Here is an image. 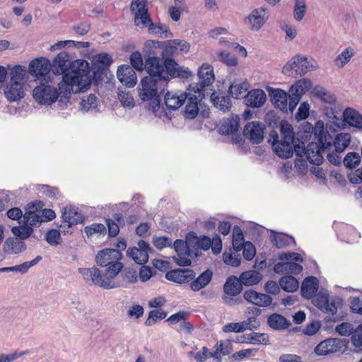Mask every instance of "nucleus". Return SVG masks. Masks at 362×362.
Returning <instances> with one entry per match:
<instances>
[{"label": "nucleus", "mask_w": 362, "mask_h": 362, "mask_svg": "<svg viewBox=\"0 0 362 362\" xmlns=\"http://www.w3.org/2000/svg\"><path fill=\"white\" fill-rule=\"evenodd\" d=\"M245 339L242 342L252 344H267L269 337L264 333L252 332L244 336Z\"/></svg>", "instance_id": "obj_44"}, {"label": "nucleus", "mask_w": 362, "mask_h": 362, "mask_svg": "<svg viewBox=\"0 0 362 362\" xmlns=\"http://www.w3.org/2000/svg\"><path fill=\"white\" fill-rule=\"evenodd\" d=\"M213 273L207 269L202 272L197 278L191 281L190 288L194 291H199L207 286L211 280Z\"/></svg>", "instance_id": "obj_36"}, {"label": "nucleus", "mask_w": 362, "mask_h": 362, "mask_svg": "<svg viewBox=\"0 0 362 362\" xmlns=\"http://www.w3.org/2000/svg\"><path fill=\"white\" fill-rule=\"evenodd\" d=\"M232 351L233 346L229 341L226 342H223L222 341H218L216 344V350L213 352L214 358H221V355H228Z\"/></svg>", "instance_id": "obj_47"}, {"label": "nucleus", "mask_w": 362, "mask_h": 362, "mask_svg": "<svg viewBox=\"0 0 362 362\" xmlns=\"http://www.w3.org/2000/svg\"><path fill=\"white\" fill-rule=\"evenodd\" d=\"M343 119L349 126L362 130V115L356 109L346 107L343 112Z\"/></svg>", "instance_id": "obj_31"}, {"label": "nucleus", "mask_w": 362, "mask_h": 362, "mask_svg": "<svg viewBox=\"0 0 362 362\" xmlns=\"http://www.w3.org/2000/svg\"><path fill=\"white\" fill-rule=\"evenodd\" d=\"M187 103L185 107V116L189 119H194L198 114V99L196 95H190L187 94Z\"/></svg>", "instance_id": "obj_43"}, {"label": "nucleus", "mask_w": 362, "mask_h": 362, "mask_svg": "<svg viewBox=\"0 0 362 362\" xmlns=\"http://www.w3.org/2000/svg\"><path fill=\"white\" fill-rule=\"evenodd\" d=\"M313 87V83L310 79L303 78L296 81V106L299 103L301 97L308 92Z\"/></svg>", "instance_id": "obj_40"}, {"label": "nucleus", "mask_w": 362, "mask_h": 362, "mask_svg": "<svg viewBox=\"0 0 362 362\" xmlns=\"http://www.w3.org/2000/svg\"><path fill=\"white\" fill-rule=\"evenodd\" d=\"M315 138L317 142H310L307 148L296 144V156L305 157L311 164L319 166L323 163L324 155L330 150L332 144V136L325 129L322 120L316 122Z\"/></svg>", "instance_id": "obj_2"}, {"label": "nucleus", "mask_w": 362, "mask_h": 362, "mask_svg": "<svg viewBox=\"0 0 362 362\" xmlns=\"http://www.w3.org/2000/svg\"><path fill=\"white\" fill-rule=\"evenodd\" d=\"M187 94L185 92L168 91L164 98L165 105L168 110H175L180 108L187 100Z\"/></svg>", "instance_id": "obj_24"}, {"label": "nucleus", "mask_w": 362, "mask_h": 362, "mask_svg": "<svg viewBox=\"0 0 362 362\" xmlns=\"http://www.w3.org/2000/svg\"><path fill=\"white\" fill-rule=\"evenodd\" d=\"M243 290V284L240 278L235 276H229L224 286V292L230 296H235L241 293Z\"/></svg>", "instance_id": "obj_35"}, {"label": "nucleus", "mask_w": 362, "mask_h": 362, "mask_svg": "<svg viewBox=\"0 0 362 362\" xmlns=\"http://www.w3.org/2000/svg\"><path fill=\"white\" fill-rule=\"evenodd\" d=\"M281 139L278 132L272 129L269 134L268 142L272 144L274 153L280 158H288L293 156L294 149V132L291 124L283 120L280 123Z\"/></svg>", "instance_id": "obj_3"}, {"label": "nucleus", "mask_w": 362, "mask_h": 362, "mask_svg": "<svg viewBox=\"0 0 362 362\" xmlns=\"http://www.w3.org/2000/svg\"><path fill=\"white\" fill-rule=\"evenodd\" d=\"M243 296L247 302L259 307H267L271 305L272 301L270 296L258 293L252 289L245 291Z\"/></svg>", "instance_id": "obj_26"}, {"label": "nucleus", "mask_w": 362, "mask_h": 362, "mask_svg": "<svg viewBox=\"0 0 362 362\" xmlns=\"http://www.w3.org/2000/svg\"><path fill=\"white\" fill-rule=\"evenodd\" d=\"M28 71L32 76L36 78L45 76L50 71V63L47 59L44 57L35 59L30 62Z\"/></svg>", "instance_id": "obj_21"}, {"label": "nucleus", "mask_w": 362, "mask_h": 362, "mask_svg": "<svg viewBox=\"0 0 362 362\" xmlns=\"http://www.w3.org/2000/svg\"><path fill=\"white\" fill-rule=\"evenodd\" d=\"M84 232L88 237L93 234L104 235L106 233V228L103 223H92L84 228Z\"/></svg>", "instance_id": "obj_58"}, {"label": "nucleus", "mask_w": 362, "mask_h": 362, "mask_svg": "<svg viewBox=\"0 0 362 362\" xmlns=\"http://www.w3.org/2000/svg\"><path fill=\"white\" fill-rule=\"evenodd\" d=\"M361 160V156L358 153L349 152L344 158L343 163L346 168L352 169L358 167Z\"/></svg>", "instance_id": "obj_51"}, {"label": "nucleus", "mask_w": 362, "mask_h": 362, "mask_svg": "<svg viewBox=\"0 0 362 362\" xmlns=\"http://www.w3.org/2000/svg\"><path fill=\"white\" fill-rule=\"evenodd\" d=\"M163 81L153 77H144L138 87L139 96L143 101L149 102V106L153 112L158 110L160 105V92H162Z\"/></svg>", "instance_id": "obj_4"}, {"label": "nucleus", "mask_w": 362, "mask_h": 362, "mask_svg": "<svg viewBox=\"0 0 362 362\" xmlns=\"http://www.w3.org/2000/svg\"><path fill=\"white\" fill-rule=\"evenodd\" d=\"M167 313L162 310H151L148 313V317L145 321V325L147 326H151L154 325L157 320H162L165 318Z\"/></svg>", "instance_id": "obj_57"}, {"label": "nucleus", "mask_w": 362, "mask_h": 362, "mask_svg": "<svg viewBox=\"0 0 362 362\" xmlns=\"http://www.w3.org/2000/svg\"><path fill=\"white\" fill-rule=\"evenodd\" d=\"M163 62L158 57H149L145 62V69L148 77L163 81Z\"/></svg>", "instance_id": "obj_20"}, {"label": "nucleus", "mask_w": 362, "mask_h": 362, "mask_svg": "<svg viewBox=\"0 0 362 362\" xmlns=\"http://www.w3.org/2000/svg\"><path fill=\"white\" fill-rule=\"evenodd\" d=\"M25 223L30 226H37L42 222L41 214L33 211H26L23 216Z\"/></svg>", "instance_id": "obj_54"}, {"label": "nucleus", "mask_w": 362, "mask_h": 362, "mask_svg": "<svg viewBox=\"0 0 362 362\" xmlns=\"http://www.w3.org/2000/svg\"><path fill=\"white\" fill-rule=\"evenodd\" d=\"M349 302L353 313L362 315V296L350 297Z\"/></svg>", "instance_id": "obj_63"}, {"label": "nucleus", "mask_w": 362, "mask_h": 362, "mask_svg": "<svg viewBox=\"0 0 362 362\" xmlns=\"http://www.w3.org/2000/svg\"><path fill=\"white\" fill-rule=\"evenodd\" d=\"M321 327V323L319 321H312L305 328L302 327H296V333L302 332L305 335L312 336L317 333Z\"/></svg>", "instance_id": "obj_55"}, {"label": "nucleus", "mask_w": 362, "mask_h": 362, "mask_svg": "<svg viewBox=\"0 0 362 362\" xmlns=\"http://www.w3.org/2000/svg\"><path fill=\"white\" fill-rule=\"evenodd\" d=\"M33 229L28 226H14L12 228V233L21 239L28 238L32 233Z\"/></svg>", "instance_id": "obj_60"}, {"label": "nucleus", "mask_w": 362, "mask_h": 362, "mask_svg": "<svg viewBox=\"0 0 362 362\" xmlns=\"http://www.w3.org/2000/svg\"><path fill=\"white\" fill-rule=\"evenodd\" d=\"M240 252H236L233 248L226 250L223 255V259L226 264L238 267L240 264L241 257Z\"/></svg>", "instance_id": "obj_46"}, {"label": "nucleus", "mask_w": 362, "mask_h": 362, "mask_svg": "<svg viewBox=\"0 0 362 362\" xmlns=\"http://www.w3.org/2000/svg\"><path fill=\"white\" fill-rule=\"evenodd\" d=\"M117 76L119 81L128 88L134 87L137 82L136 73L129 65H122L119 66Z\"/></svg>", "instance_id": "obj_23"}, {"label": "nucleus", "mask_w": 362, "mask_h": 362, "mask_svg": "<svg viewBox=\"0 0 362 362\" xmlns=\"http://www.w3.org/2000/svg\"><path fill=\"white\" fill-rule=\"evenodd\" d=\"M192 241L190 236L188 238L187 241L177 239L173 243V247L177 255V263L180 266H189L191 264V259L189 258L190 251L189 244Z\"/></svg>", "instance_id": "obj_15"}, {"label": "nucleus", "mask_w": 362, "mask_h": 362, "mask_svg": "<svg viewBox=\"0 0 362 362\" xmlns=\"http://www.w3.org/2000/svg\"><path fill=\"white\" fill-rule=\"evenodd\" d=\"M243 285L252 286L257 284L262 279V274L256 270H249L243 272L240 276Z\"/></svg>", "instance_id": "obj_41"}, {"label": "nucleus", "mask_w": 362, "mask_h": 362, "mask_svg": "<svg viewBox=\"0 0 362 362\" xmlns=\"http://www.w3.org/2000/svg\"><path fill=\"white\" fill-rule=\"evenodd\" d=\"M319 288V281L315 276H308L305 279L301 285L303 297L310 299L313 297Z\"/></svg>", "instance_id": "obj_32"}, {"label": "nucleus", "mask_w": 362, "mask_h": 362, "mask_svg": "<svg viewBox=\"0 0 362 362\" xmlns=\"http://www.w3.org/2000/svg\"><path fill=\"white\" fill-rule=\"evenodd\" d=\"M310 113V105L307 101L302 102L296 113V121H301L308 119Z\"/></svg>", "instance_id": "obj_56"}, {"label": "nucleus", "mask_w": 362, "mask_h": 362, "mask_svg": "<svg viewBox=\"0 0 362 362\" xmlns=\"http://www.w3.org/2000/svg\"><path fill=\"white\" fill-rule=\"evenodd\" d=\"M198 76L200 90H204L206 87L212 85L215 79L212 66L203 64L199 69Z\"/></svg>", "instance_id": "obj_28"}, {"label": "nucleus", "mask_w": 362, "mask_h": 362, "mask_svg": "<svg viewBox=\"0 0 362 362\" xmlns=\"http://www.w3.org/2000/svg\"><path fill=\"white\" fill-rule=\"evenodd\" d=\"M190 45L188 42L180 40H170L165 43L164 52L167 55H174L180 52H187Z\"/></svg>", "instance_id": "obj_30"}, {"label": "nucleus", "mask_w": 362, "mask_h": 362, "mask_svg": "<svg viewBox=\"0 0 362 362\" xmlns=\"http://www.w3.org/2000/svg\"><path fill=\"white\" fill-rule=\"evenodd\" d=\"M139 248L134 247L129 252V256L138 264H144L148 259V250L150 247L148 244L144 240L139 242Z\"/></svg>", "instance_id": "obj_27"}, {"label": "nucleus", "mask_w": 362, "mask_h": 362, "mask_svg": "<svg viewBox=\"0 0 362 362\" xmlns=\"http://www.w3.org/2000/svg\"><path fill=\"white\" fill-rule=\"evenodd\" d=\"M351 143V135L349 133H340L337 134L334 139L332 138V144L335 151L343 152Z\"/></svg>", "instance_id": "obj_42"}, {"label": "nucleus", "mask_w": 362, "mask_h": 362, "mask_svg": "<svg viewBox=\"0 0 362 362\" xmlns=\"http://www.w3.org/2000/svg\"><path fill=\"white\" fill-rule=\"evenodd\" d=\"M251 30H259L269 18L268 13L264 8L254 9L247 16Z\"/></svg>", "instance_id": "obj_25"}, {"label": "nucleus", "mask_w": 362, "mask_h": 362, "mask_svg": "<svg viewBox=\"0 0 362 362\" xmlns=\"http://www.w3.org/2000/svg\"><path fill=\"white\" fill-rule=\"evenodd\" d=\"M342 299L334 298L329 299V294L325 291H320L313 298V303L323 313L334 315L337 313L339 307L342 305Z\"/></svg>", "instance_id": "obj_10"}, {"label": "nucleus", "mask_w": 362, "mask_h": 362, "mask_svg": "<svg viewBox=\"0 0 362 362\" xmlns=\"http://www.w3.org/2000/svg\"><path fill=\"white\" fill-rule=\"evenodd\" d=\"M240 117L232 116L224 120L219 127V132L223 135H230L236 133L240 127Z\"/></svg>", "instance_id": "obj_34"}, {"label": "nucleus", "mask_w": 362, "mask_h": 362, "mask_svg": "<svg viewBox=\"0 0 362 362\" xmlns=\"http://www.w3.org/2000/svg\"><path fill=\"white\" fill-rule=\"evenodd\" d=\"M318 68L317 62L313 57L300 54L296 55V74L303 76Z\"/></svg>", "instance_id": "obj_19"}, {"label": "nucleus", "mask_w": 362, "mask_h": 362, "mask_svg": "<svg viewBox=\"0 0 362 362\" xmlns=\"http://www.w3.org/2000/svg\"><path fill=\"white\" fill-rule=\"evenodd\" d=\"M195 278V272L191 269H175L165 273V279L177 284L189 283Z\"/></svg>", "instance_id": "obj_16"}, {"label": "nucleus", "mask_w": 362, "mask_h": 362, "mask_svg": "<svg viewBox=\"0 0 362 362\" xmlns=\"http://www.w3.org/2000/svg\"><path fill=\"white\" fill-rule=\"evenodd\" d=\"M146 28H148V31L150 34L155 35L161 37H168V33L170 34L167 25H163L161 23L154 24L152 21L151 25H148Z\"/></svg>", "instance_id": "obj_50"}, {"label": "nucleus", "mask_w": 362, "mask_h": 362, "mask_svg": "<svg viewBox=\"0 0 362 362\" xmlns=\"http://www.w3.org/2000/svg\"><path fill=\"white\" fill-rule=\"evenodd\" d=\"M264 125L257 121L247 123L243 129V134L252 144H260L264 139Z\"/></svg>", "instance_id": "obj_14"}, {"label": "nucleus", "mask_w": 362, "mask_h": 362, "mask_svg": "<svg viewBox=\"0 0 362 362\" xmlns=\"http://www.w3.org/2000/svg\"><path fill=\"white\" fill-rule=\"evenodd\" d=\"M316 124L313 127V124L308 122L303 123L298 129V132L296 134V140L299 144H304L305 142L309 141L313 134L315 136Z\"/></svg>", "instance_id": "obj_33"}, {"label": "nucleus", "mask_w": 362, "mask_h": 362, "mask_svg": "<svg viewBox=\"0 0 362 362\" xmlns=\"http://www.w3.org/2000/svg\"><path fill=\"white\" fill-rule=\"evenodd\" d=\"M211 98L213 104L223 112L228 111L231 107L230 97L223 93H213Z\"/></svg>", "instance_id": "obj_38"}, {"label": "nucleus", "mask_w": 362, "mask_h": 362, "mask_svg": "<svg viewBox=\"0 0 362 362\" xmlns=\"http://www.w3.org/2000/svg\"><path fill=\"white\" fill-rule=\"evenodd\" d=\"M281 287L287 292H294V276L286 275L279 281Z\"/></svg>", "instance_id": "obj_64"}, {"label": "nucleus", "mask_w": 362, "mask_h": 362, "mask_svg": "<svg viewBox=\"0 0 362 362\" xmlns=\"http://www.w3.org/2000/svg\"><path fill=\"white\" fill-rule=\"evenodd\" d=\"M163 81L166 82L169 78L179 77L181 78H188L191 76V71L188 69H183L179 66L171 58H166L163 61Z\"/></svg>", "instance_id": "obj_12"}, {"label": "nucleus", "mask_w": 362, "mask_h": 362, "mask_svg": "<svg viewBox=\"0 0 362 362\" xmlns=\"http://www.w3.org/2000/svg\"><path fill=\"white\" fill-rule=\"evenodd\" d=\"M26 69L21 65H16L11 70V79L5 89V95L11 102L17 101L24 97V80Z\"/></svg>", "instance_id": "obj_6"}, {"label": "nucleus", "mask_w": 362, "mask_h": 362, "mask_svg": "<svg viewBox=\"0 0 362 362\" xmlns=\"http://www.w3.org/2000/svg\"><path fill=\"white\" fill-rule=\"evenodd\" d=\"M112 62L111 57L107 53L97 54L92 63L93 73L95 78H100L103 72Z\"/></svg>", "instance_id": "obj_22"}, {"label": "nucleus", "mask_w": 362, "mask_h": 362, "mask_svg": "<svg viewBox=\"0 0 362 362\" xmlns=\"http://www.w3.org/2000/svg\"><path fill=\"white\" fill-rule=\"evenodd\" d=\"M87 69L78 67L63 74L62 80L58 83V88L41 83L33 90V97L40 105H50L58 99L59 103L66 104L71 92L85 91L90 84Z\"/></svg>", "instance_id": "obj_1"}, {"label": "nucleus", "mask_w": 362, "mask_h": 362, "mask_svg": "<svg viewBox=\"0 0 362 362\" xmlns=\"http://www.w3.org/2000/svg\"><path fill=\"white\" fill-rule=\"evenodd\" d=\"M38 190L45 194L47 197L52 199H57L60 195L59 190L57 187H51L46 185H41L38 186Z\"/></svg>", "instance_id": "obj_59"}, {"label": "nucleus", "mask_w": 362, "mask_h": 362, "mask_svg": "<svg viewBox=\"0 0 362 362\" xmlns=\"http://www.w3.org/2000/svg\"><path fill=\"white\" fill-rule=\"evenodd\" d=\"M248 88L249 84L247 83H232L229 87L228 92L233 98L238 99L244 96Z\"/></svg>", "instance_id": "obj_49"}, {"label": "nucleus", "mask_w": 362, "mask_h": 362, "mask_svg": "<svg viewBox=\"0 0 362 362\" xmlns=\"http://www.w3.org/2000/svg\"><path fill=\"white\" fill-rule=\"evenodd\" d=\"M54 64L55 66H58L60 70L64 73H68L71 71L72 70L77 69L78 67L81 69H87V74L88 77L89 76V65L88 63L85 60L76 61L75 63L72 65L71 68L69 70H67V67L69 64V55L65 52H59L57 56L54 59Z\"/></svg>", "instance_id": "obj_13"}, {"label": "nucleus", "mask_w": 362, "mask_h": 362, "mask_svg": "<svg viewBox=\"0 0 362 362\" xmlns=\"http://www.w3.org/2000/svg\"><path fill=\"white\" fill-rule=\"evenodd\" d=\"M312 93L317 98L329 105H334L337 101L336 97L333 93L320 86L314 87Z\"/></svg>", "instance_id": "obj_39"}, {"label": "nucleus", "mask_w": 362, "mask_h": 362, "mask_svg": "<svg viewBox=\"0 0 362 362\" xmlns=\"http://www.w3.org/2000/svg\"><path fill=\"white\" fill-rule=\"evenodd\" d=\"M293 89L294 84H292L291 85L290 87V91L291 92V95H289L290 101L288 104V95L286 91L281 89L273 88H269L267 90L269 93V95L271 98L272 103L276 108H279L282 112H286L288 107L291 112L293 113V112L294 111V93H293Z\"/></svg>", "instance_id": "obj_8"}, {"label": "nucleus", "mask_w": 362, "mask_h": 362, "mask_svg": "<svg viewBox=\"0 0 362 362\" xmlns=\"http://www.w3.org/2000/svg\"><path fill=\"white\" fill-rule=\"evenodd\" d=\"M354 49L348 47L343 50L334 59V64L339 68H343L354 56Z\"/></svg>", "instance_id": "obj_45"}, {"label": "nucleus", "mask_w": 362, "mask_h": 362, "mask_svg": "<svg viewBox=\"0 0 362 362\" xmlns=\"http://www.w3.org/2000/svg\"><path fill=\"white\" fill-rule=\"evenodd\" d=\"M130 62L132 67L138 71H142L145 68V64H144L142 56L138 51L132 52L130 56Z\"/></svg>", "instance_id": "obj_61"}, {"label": "nucleus", "mask_w": 362, "mask_h": 362, "mask_svg": "<svg viewBox=\"0 0 362 362\" xmlns=\"http://www.w3.org/2000/svg\"><path fill=\"white\" fill-rule=\"evenodd\" d=\"M293 238L284 233H274L272 241L277 248L286 247L292 241Z\"/></svg>", "instance_id": "obj_52"}, {"label": "nucleus", "mask_w": 362, "mask_h": 362, "mask_svg": "<svg viewBox=\"0 0 362 362\" xmlns=\"http://www.w3.org/2000/svg\"><path fill=\"white\" fill-rule=\"evenodd\" d=\"M189 235L192 241L194 242L197 247L204 250H209L212 244L211 239L208 236L202 235L200 237H197L194 233L189 234Z\"/></svg>", "instance_id": "obj_53"}, {"label": "nucleus", "mask_w": 362, "mask_h": 362, "mask_svg": "<svg viewBox=\"0 0 362 362\" xmlns=\"http://www.w3.org/2000/svg\"><path fill=\"white\" fill-rule=\"evenodd\" d=\"M244 243V235L241 228L238 226H235L233 230L232 248L236 252H240Z\"/></svg>", "instance_id": "obj_48"}, {"label": "nucleus", "mask_w": 362, "mask_h": 362, "mask_svg": "<svg viewBox=\"0 0 362 362\" xmlns=\"http://www.w3.org/2000/svg\"><path fill=\"white\" fill-rule=\"evenodd\" d=\"M267 99L265 93L261 89H253L245 96V104L251 107H262Z\"/></svg>", "instance_id": "obj_29"}, {"label": "nucleus", "mask_w": 362, "mask_h": 362, "mask_svg": "<svg viewBox=\"0 0 362 362\" xmlns=\"http://www.w3.org/2000/svg\"><path fill=\"white\" fill-rule=\"evenodd\" d=\"M62 214V223L60 225V231L64 233H71L70 228L72 226L82 223L84 221L83 215L75 206L64 207Z\"/></svg>", "instance_id": "obj_11"}, {"label": "nucleus", "mask_w": 362, "mask_h": 362, "mask_svg": "<svg viewBox=\"0 0 362 362\" xmlns=\"http://www.w3.org/2000/svg\"><path fill=\"white\" fill-rule=\"evenodd\" d=\"M78 272L82 275L86 282L90 284H93L105 289L113 288L119 286V283L115 282L110 276L103 274L95 267L91 268H79Z\"/></svg>", "instance_id": "obj_7"}, {"label": "nucleus", "mask_w": 362, "mask_h": 362, "mask_svg": "<svg viewBox=\"0 0 362 362\" xmlns=\"http://www.w3.org/2000/svg\"><path fill=\"white\" fill-rule=\"evenodd\" d=\"M130 10L134 15V25L145 28L151 25V18L148 13L147 0H132Z\"/></svg>", "instance_id": "obj_9"}, {"label": "nucleus", "mask_w": 362, "mask_h": 362, "mask_svg": "<svg viewBox=\"0 0 362 362\" xmlns=\"http://www.w3.org/2000/svg\"><path fill=\"white\" fill-rule=\"evenodd\" d=\"M122 254L119 250L104 249L100 250L95 257L98 266L106 268V273L113 279L119 273L124 265L120 262Z\"/></svg>", "instance_id": "obj_5"}, {"label": "nucleus", "mask_w": 362, "mask_h": 362, "mask_svg": "<svg viewBox=\"0 0 362 362\" xmlns=\"http://www.w3.org/2000/svg\"><path fill=\"white\" fill-rule=\"evenodd\" d=\"M267 323L271 328L276 330L286 329L291 325L289 320L277 313L269 315Z\"/></svg>", "instance_id": "obj_37"}, {"label": "nucleus", "mask_w": 362, "mask_h": 362, "mask_svg": "<svg viewBox=\"0 0 362 362\" xmlns=\"http://www.w3.org/2000/svg\"><path fill=\"white\" fill-rule=\"evenodd\" d=\"M279 262L274 266L276 273L280 274H293L294 272V252H283L279 255Z\"/></svg>", "instance_id": "obj_17"}, {"label": "nucleus", "mask_w": 362, "mask_h": 362, "mask_svg": "<svg viewBox=\"0 0 362 362\" xmlns=\"http://www.w3.org/2000/svg\"><path fill=\"white\" fill-rule=\"evenodd\" d=\"M308 9L306 0H296V21H301Z\"/></svg>", "instance_id": "obj_62"}, {"label": "nucleus", "mask_w": 362, "mask_h": 362, "mask_svg": "<svg viewBox=\"0 0 362 362\" xmlns=\"http://www.w3.org/2000/svg\"><path fill=\"white\" fill-rule=\"evenodd\" d=\"M344 346L343 341L339 339L329 338L320 342L315 349L316 354L320 356L335 353Z\"/></svg>", "instance_id": "obj_18"}]
</instances>
